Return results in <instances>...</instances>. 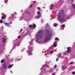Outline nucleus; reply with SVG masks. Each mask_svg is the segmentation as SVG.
<instances>
[{"label": "nucleus", "instance_id": "obj_1", "mask_svg": "<svg viewBox=\"0 0 75 75\" xmlns=\"http://www.w3.org/2000/svg\"><path fill=\"white\" fill-rule=\"evenodd\" d=\"M73 13L71 12L67 15L64 13V10H60L59 11L57 16V18H59V21L60 23L64 22L65 20H68L70 18V17H72Z\"/></svg>", "mask_w": 75, "mask_h": 75}, {"label": "nucleus", "instance_id": "obj_2", "mask_svg": "<svg viewBox=\"0 0 75 75\" xmlns=\"http://www.w3.org/2000/svg\"><path fill=\"white\" fill-rule=\"evenodd\" d=\"M46 33L45 34V37L44 38V41L45 42L50 41L51 40L52 35L53 31L51 29H47L46 30Z\"/></svg>", "mask_w": 75, "mask_h": 75}, {"label": "nucleus", "instance_id": "obj_3", "mask_svg": "<svg viewBox=\"0 0 75 75\" xmlns=\"http://www.w3.org/2000/svg\"><path fill=\"white\" fill-rule=\"evenodd\" d=\"M44 35V32L42 30H40L36 35L35 41L37 42L40 43V40L41 39Z\"/></svg>", "mask_w": 75, "mask_h": 75}, {"label": "nucleus", "instance_id": "obj_4", "mask_svg": "<svg viewBox=\"0 0 75 75\" xmlns=\"http://www.w3.org/2000/svg\"><path fill=\"white\" fill-rule=\"evenodd\" d=\"M29 45L28 47V50L27 51V52H28V55H32L33 43V42L31 41L29 42Z\"/></svg>", "mask_w": 75, "mask_h": 75}, {"label": "nucleus", "instance_id": "obj_5", "mask_svg": "<svg viewBox=\"0 0 75 75\" xmlns=\"http://www.w3.org/2000/svg\"><path fill=\"white\" fill-rule=\"evenodd\" d=\"M48 62H46V63L44 65H42V67L41 68V70L42 72H45V71H46V70L45 69V68L47 65L48 64Z\"/></svg>", "mask_w": 75, "mask_h": 75}, {"label": "nucleus", "instance_id": "obj_6", "mask_svg": "<svg viewBox=\"0 0 75 75\" xmlns=\"http://www.w3.org/2000/svg\"><path fill=\"white\" fill-rule=\"evenodd\" d=\"M2 67L5 70H6L7 69H8V68L7 67V64L6 63L3 64Z\"/></svg>", "mask_w": 75, "mask_h": 75}, {"label": "nucleus", "instance_id": "obj_7", "mask_svg": "<svg viewBox=\"0 0 75 75\" xmlns=\"http://www.w3.org/2000/svg\"><path fill=\"white\" fill-rule=\"evenodd\" d=\"M70 49L71 47H68L67 48L68 50L65 52V54H67L68 53H70L71 51V50Z\"/></svg>", "mask_w": 75, "mask_h": 75}, {"label": "nucleus", "instance_id": "obj_8", "mask_svg": "<svg viewBox=\"0 0 75 75\" xmlns=\"http://www.w3.org/2000/svg\"><path fill=\"white\" fill-rule=\"evenodd\" d=\"M7 39V37L4 36L3 38H2V42H3V43H6V40Z\"/></svg>", "mask_w": 75, "mask_h": 75}, {"label": "nucleus", "instance_id": "obj_9", "mask_svg": "<svg viewBox=\"0 0 75 75\" xmlns=\"http://www.w3.org/2000/svg\"><path fill=\"white\" fill-rule=\"evenodd\" d=\"M37 14H38V16H36L35 18H40L41 17V15H40V12L38 11L37 12Z\"/></svg>", "mask_w": 75, "mask_h": 75}, {"label": "nucleus", "instance_id": "obj_10", "mask_svg": "<svg viewBox=\"0 0 75 75\" xmlns=\"http://www.w3.org/2000/svg\"><path fill=\"white\" fill-rule=\"evenodd\" d=\"M10 22H9V23L5 22L4 23V25L6 26H7V27H10Z\"/></svg>", "mask_w": 75, "mask_h": 75}, {"label": "nucleus", "instance_id": "obj_11", "mask_svg": "<svg viewBox=\"0 0 75 75\" xmlns=\"http://www.w3.org/2000/svg\"><path fill=\"white\" fill-rule=\"evenodd\" d=\"M54 4H51L50 6V10H52L54 8Z\"/></svg>", "mask_w": 75, "mask_h": 75}, {"label": "nucleus", "instance_id": "obj_12", "mask_svg": "<svg viewBox=\"0 0 75 75\" xmlns=\"http://www.w3.org/2000/svg\"><path fill=\"white\" fill-rule=\"evenodd\" d=\"M65 25L63 24L61 26L60 29H61V30H63L64 28H65Z\"/></svg>", "mask_w": 75, "mask_h": 75}, {"label": "nucleus", "instance_id": "obj_13", "mask_svg": "<svg viewBox=\"0 0 75 75\" xmlns=\"http://www.w3.org/2000/svg\"><path fill=\"white\" fill-rule=\"evenodd\" d=\"M62 54H60L58 55V57L60 58H62V57L61 56Z\"/></svg>", "mask_w": 75, "mask_h": 75}, {"label": "nucleus", "instance_id": "obj_14", "mask_svg": "<svg viewBox=\"0 0 75 75\" xmlns=\"http://www.w3.org/2000/svg\"><path fill=\"white\" fill-rule=\"evenodd\" d=\"M53 71V69L52 68V69H50V70L49 71V72H52V71Z\"/></svg>", "mask_w": 75, "mask_h": 75}, {"label": "nucleus", "instance_id": "obj_15", "mask_svg": "<svg viewBox=\"0 0 75 75\" xmlns=\"http://www.w3.org/2000/svg\"><path fill=\"white\" fill-rule=\"evenodd\" d=\"M66 68V66H63L62 67V69H65Z\"/></svg>", "mask_w": 75, "mask_h": 75}, {"label": "nucleus", "instance_id": "obj_16", "mask_svg": "<svg viewBox=\"0 0 75 75\" xmlns=\"http://www.w3.org/2000/svg\"><path fill=\"white\" fill-rule=\"evenodd\" d=\"M74 8H75V4H71Z\"/></svg>", "mask_w": 75, "mask_h": 75}, {"label": "nucleus", "instance_id": "obj_17", "mask_svg": "<svg viewBox=\"0 0 75 75\" xmlns=\"http://www.w3.org/2000/svg\"><path fill=\"white\" fill-rule=\"evenodd\" d=\"M54 27H57L58 26V25H57V23H55L54 24Z\"/></svg>", "mask_w": 75, "mask_h": 75}, {"label": "nucleus", "instance_id": "obj_18", "mask_svg": "<svg viewBox=\"0 0 75 75\" xmlns=\"http://www.w3.org/2000/svg\"><path fill=\"white\" fill-rule=\"evenodd\" d=\"M12 67H13V65L11 64L8 67V68H11Z\"/></svg>", "mask_w": 75, "mask_h": 75}, {"label": "nucleus", "instance_id": "obj_19", "mask_svg": "<svg viewBox=\"0 0 75 75\" xmlns=\"http://www.w3.org/2000/svg\"><path fill=\"white\" fill-rule=\"evenodd\" d=\"M55 40H56L57 41H59V38H55Z\"/></svg>", "mask_w": 75, "mask_h": 75}, {"label": "nucleus", "instance_id": "obj_20", "mask_svg": "<svg viewBox=\"0 0 75 75\" xmlns=\"http://www.w3.org/2000/svg\"><path fill=\"white\" fill-rule=\"evenodd\" d=\"M4 62V59H3L1 61V63H3Z\"/></svg>", "mask_w": 75, "mask_h": 75}, {"label": "nucleus", "instance_id": "obj_21", "mask_svg": "<svg viewBox=\"0 0 75 75\" xmlns=\"http://www.w3.org/2000/svg\"><path fill=\"white\" fill-rule=\"evenodd\" d=\"M33 27H35V28H36V25L34 24L33 25Z\"/></svg>", "mask_w": 75, "mask_h": 75}, {"label": "nucleus", "instance_id": "obj_22", "mask_svg": "<svg viewBox=\"0 0 75 75\" xmlns=\"http://www.w3.org/2000/svg\"><path fill=\"white\" fill-rule=\"evenodd\" d=\"M54 47H57V44L55 43L54 44Z\"/></svg>", "mask_w": 75, "mask_h": 75}, {"label": "nucleus", "instance_id": "obj_23", "mask_svg": "<svg viewBox=\"0 0 75 75\" xmlns=\"http://www.w3.org/2000/svg\"><path fill=\"white\" fill-rule=\"evenodd\" d=\"M59 0V2H58L59 4H61L62 3V1H61V0Z\"/></svg>", "mask_w": 75, "mask_h": 75}, {"label": "nucleus", "instance_id": "obj_24", "mask_svg": "<svg viewBox=\"0 0 75 75\" xmlns=\"http://www.w3.org/2000/svg\"><path fill=\"white\" fill-rule=\"evenodd\" d=\"M29 27L30 28H33V25H29Z\"/></svg>", "mask_w": 75, "mask_h": 75}, {"label": "nucleus", "instance_id": "obj_25", "mask_svg": "<svg viewBox=\"0 0 75 75\" xmlns=\"http://www.w3.org/2000/svg\"><path fill=\"white\" fill-rule=\"evenodd\" d=\"M53 52H54V51L52 50H51L50 51V54H52V53H53Z\"/></svg>", "mask_w": 75, "mask_h": 75}, {"label": "nucleus", "instance_id": "obj_26", "mask_svg": "<svg viewBox=\"0 0 75 75\" xmlns=\"http://www.w3.org/2000/svg\"><path fill=\"white\" fill-rule=\"evenodd\" d=\"M23 18L20 17L19 19V20L20 21H21V20H23Z\"/></svg>", "mask_w": 75, "mask_h": 75}, {"label": "nucleus", "instance_id": "obj_27", "mask_svg": "<svg viewBox=\"0 0 75 75\" xmlns=\"http://www.w3.org/2000/svg\"><path fill=\"white\" fill-rule=\"evenodd\" d=\"M1 19L2 20L4 19V18L3 17V16H2V17H1Z\"/></svg>", "mask_w": 75, "mask_h": 75}, {"label": "nucleus", "instance_id": "obj_28", "mask_svg": "<svg viewBox=\"0 0 75 75\" xmlns=\"http://www.w3.org/2000/svg\"><path fill=\"white\" fill-rule=\"evenodd\" d=\"M74 63V62H72L70 63V65H72V64H73Z\"/></svg>", "mask_w": 75, "mask_h": 75}, {"label": "nucleus", "instance_id": "obj_29", "mask_svg": "<svg viewBox=\"0 0 75 75\" xmlns=\"http://www.w3.org/2000/svg\"><path fill=\"white\" fill-rule=\"evenodd\" d=\"M4 1L5 3H7V0H4Z\"/></svg>", "mask_w": 75, "mask_h": 75}, {"label": "nucleus", "instance_id": "obj_30", "mask_svg": "<svg viewBox=\"0 0 75 75\" xmlns=\"http://www.w3.org/2000/svg\"><path fill=\"white\" fill-rule=\"evenodd\" d=\"M3 21L1 20H0V23H3Z\"/></svg>", "mask_w": 75, "mask_h": 75}, {"label": "nucleus", "instance_id": "obj_31", "mask_svg": "<svg viewBox=\"0 0 75 75\" xmlns=\"http://www.w3.org/2000/svg\"><path fill=\"white\" fill-rule=\"evenodd\" d=\"M72 74H73V75H75V72L74 71H72Z\"/></svg>", "mask_w": 75, "mask_h": 75}, {"label": "nucleus", "instance_id": "obj_32", "mask_svg": "<svg viewBox=\"0 0 75 75\" xmlns=\"http://www.w3.org/2000/svg\"><path fill=\"white\" fill-rule=\"evenodd\" d=\"M11 16H12L13 17V16H15V14H12Z\"/></svg>", "mask_w": 75, "mask_h": 75}, {"label": "nucleus", "instance_id": "obj_33", "mask_svg": "<svg viewBox=\"0 0 75 75\" xmlns=\"http://www.w3.org/2000/svg\"><path fill=\"white\" fill-rule=\"evenodd\" d=\"M24 50H25V48H23V49L21 50V51H24Z\"/></svg>", "mask_w": 75, "mask_h": 75}, {"label": "nucleus", "instance_id": "obj_34", "mask_svg": "<svg viewBox=\"0 0 75 75\" xmlns=\"http://www.w3.org/2000/svg\"><path fill=\"white\" fill-rule=\"evenodd\" d=\"M52 75H55V73H53Z\"/></svg>", "mask_w": 75, "mask_h": 75}, {"label": "nucleus", "instance_id": "obj_35", "mask_svg": "<svg viewBox=\"0 0 75 75\" xmlns=\"http://www.w3.org/2000/svg\"><path fill=\"white\" fill-rule=\"evenodd\" d=\"M30 17L32 18H34V16H30Z\"/></svg>", "mask_w": 75, "mask_h": 75}, {"label": "nucleus", "instance_id": "obj_36", "mask_svg": "<svg viewBox=\"0 0 75 75\" xmlns=\"http://www.w3.org/2000/svg\"><path fill=\"white\" fill-rule=\"evenodd\" d=\"M58 59H59L58 58H57L56 59V61H57V62L58 61Z\"/></svg>", "mask_w": 75, "mask_h": 75}, {"label": "nucleus", "instance_id": "obj_37", "mask_svg": "<svg viewBox=\"0 0 75 75\" xmlns=\"http://www.w3.org/2000/svg\"><path fill=\"white\" fill-rule=\"evenodd\" d=\"M31 32H32V30H30L29 32V33H31Z\"/></svg>", "mask_w": 75, "mask_h": 75}, {"label": "nucleus", "instance_id": "obj_38", "mask_svg": "<svg viewBox=\"0 0 75 75\" xmlns=\"http://www.w3.org/2000/svg\"><path fill=\"white\" fill-rule=\"evenodd\" d=\"M57 67V65H55L54 66V68H56Z\"/></svg>", "mask_w": 75, "mask_h": 75}, {"label": "nucleus", "instance_id": "obj_39", "mask_svg": "<svg viewBox=\"0 0 75 75\" xmlns=\"http://www.w3.org/2000/svg\"><path fill=\"white\" fill-rule=\"evenodd\" d=\"M40 7H38L37 8V9H38V10H40Z\"/></svg>", "mask_w": 75, "mask_h": 75}, {"label": "nucleus", "instance_id": "obj_40", "mask_svg": "<svg viewBox=\"0 0 75 75\" xmlns=\"http://www.w3.org/2000/svg\"><path fill=\"white\" fill-rule=\"evenodd\" d=\"M3 28L2 27H1V30H3Z\"/></svg>", "mask_w": 75, "mask_h": 75}, {"label": "nucleus", "instance_id": "obj_41", "mask_svg": "<svg viewBox=\"0 0 75 75\" xmlns=\"http://www.w3.org/2000/svg\"><path fill=\"white\" fill-rule=\"evenodd\" d=\"M22 31H23V29H21L20 30V32H21Z\"/></svg>", "mask_w": 75, "mask_h": 75}, {"label": "nucleus", "instance_id": "obj_42", "mask_svg": "<svg viewBox=\"0 0 75 75\" xmlns=\"http://www.w3.org/2000/svg\"><path fill=\"white\" fill-rule=\"evenodd\" d=\"M16 46H17L18 47V45H17L16 46H15V47H14V48H15V47H16Z\"/></svg>", "mask_w": 75, "mask_h": 75}, {"label": "nucleus", "instance_id": "obj_43", "mask_svg": "<svg viewBox=\"0 0 75 75\" xmlns=\"http://www.w3.org/2000/svg\"><path fill=\"white\" fill-rule=\"evenodd\" d=\"M16 60H17V61H19V60H21V59H16Z\"/></svg>", "mask_w": 75, "mask_h": 75}, {"label": "nucleus", "instance_id": "obj_44", "mask_svg": "<svg viewBox=\"0 0 75 75\" xmlns=\"http://www.w3.org/2000/svg\"><path fill=\"white\" fill-rule=\"evenodd\" d=\"M21 37H20V36H19L18 37V38H20Z\"/></svg>", "mask_w": 75, "mask_h": 75}, {"label": "nucleus", "instance_id": "obj_45", "mask_svg": "<svg viewBox=\"0 0 75 75\" xmlns=\"http://www.w3.org/2000/svg\"><path fill=\"white\" fill-rule=\"evenodd\" d=\"M27 35V33H25L24 34V35Z\"/></svg>", "mask_w": 75, "mask_h": 75}, {"label": "nucleus", "instance_id": "obj_46", "mask_svg": "<svg viewBox=\"0 0 75 75\" xmlns=\"http://www.w3.org/2000/svg\"><path fill=\"white\" fill-rule=\"evenodd\" d=\"M47 26H48V23H47V25H46Z\"/></svg>", "mask_w": 75, "mask_h": 75}, {"label": "nucleus", "instance_id": "obj_47", "mask_svg": "<svg viewBox=\"0 0 75 75\" xmlns=\"http://www.w3.org/2000/svg\"><path fill=\"white\" fill-rule=\"evenodd\" d=\"M42 53H44V52H44V51H42Z\"/></svg>", "mask_w": 75, "mask_h": 75}, {"label": "nucleus", "instance_id": "obj_48", "mask_svg": "<svg viewBox=\"0 0 75 75\" xmlns=\"http://www.w3.org/2000/svg\"><path fill=\"white\" fill-rule=\"evenodd\" d=\"M11 73H12V74H13V71H11Z\"/></svg>", "mask_w": 75, "mask_h": 75}, {"label": "nucleus", "instance_id": "obj_49", "mask_svg": "<svg viewBox=\"0 0 75 75\" xmlns=\"http://www.w3.org/2000/svg\"><path fill=\"white\" fill-rule=\"evenodd\" d=\"M31 6H32V5H30V7H31Z\"/></svg>", "mask_w": 75, "mask_h": 75}, {"label": "nucleus", "instance_id": "obj_50", "mask_svg": "<svg viewBox=\"0 0 75 75\" xmlns=\"http://www.w3.org/2000/svg\"><path fill=\"white\" fill-rule=\"evenodd\" d=\"M71 0V2H72V1H74V0Z\"/></svg>", "mask_w": 75, "mask_h": 75}, {"label": "nucleus", "instance_id": "obj_51", "mask_svg": "<svg viewBox=\"0 0 75 75\" xmlns=\"http://www.w3.org/2000/svg\"><path fill=\"white\" fill-rule=\"evenodd\" d=\"M28 14H30V12H28Z\"/></svg>", "mask_w": 75, "mask_h": 75}, {"label": "nucleus", "instance_id": "obj_52", "mask_svg": "<svg viewBox=\"0 0 75 75\" xmlns=\"http://www.w3.org/2000/svg\"><path fill=\"white\" fill-rule=\"evenodd\" d=\"M45 28H47V26H46V27H45Z\"/></svg>", "mask_w": 75, "mask_h": 75}, {"label": "nucleus", "instance_id": "obj_53", "mask_svg": "<svg viewBox=\"0 0 75 75\" xmlns=\"http://www.w3.org/2000/svg\"><path fill=\"white\" fill-rule=\"evenodd\" d=\"M45 55H46V56L47 55V54H45Z\"/></svg>", "mask_w": 75, "mask_h": 75}, {"label": "nucleus", "instance_id": "obj_54", "mask_svg": "<svg viewBox=\"0 0 75 75\" xmlns=\"http://www.w3.org/2000/svg\"><path fill=\"white\" fill-rule=\"evenodd\" d=\"M69 7H72V6H70Z\"/></svg>", "mask_w": 75, "mask_h": 75}, {"label": "nucleus", "instance_id": "obj_55", "mask_svg": "<svg viewBox=\"0 0 75 75\" xmlns=\"http://www.w3.org/2000/svg\"><path fill=\"white\" fill-rule=\"evenodd\" d=\"M29 16H30V14H29Z\"/></svg>", "mask_w": 75, "mask_h": 75}]
</instances>
